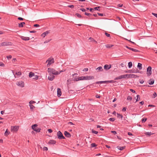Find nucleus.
I'll use <instances>...</instances> for the list:
<instances>
[{
    "instance_id": "obj_1",
    "label": "nucleus",
    "mask_w": 157,
    "mask_h": 157,
    "mask_svg": "<svg viewBox=\"0 0 157 157\" xmlns=\"http://www.w3.org/2000/svg\"><path fill=\"white\" fill-rule=\"evenodd\" d=\"M48 71L49 74L54 75H58L60 74V72L56 71L55 69L49 68H48Z\"/></svg>"
},
{
    "instance_id": "obj_2",
    "label": "nucleus",
    "mask_w": 157,
    "mask_h": 157,
    "mask_svg": "<svg viewBox=\"0 0 157 157\" xmlns=\"http://www.w3.org/2000/svg\"><path fill=\"white\" fill-rule=\"evenodd\" d=\"M57 136L58 139H64L65 137L63 136L62 133L60 131H59L57 132Z\"/></svg>"
},
{
    "instance_id": "obj_3",
    "label": "nucleus",
    "mask_w": 157,
    "mask_h": 157,
    "mask_svg": "<svg viewBox=\"0 0 157 157\" xmlns=\"http://www.w3.org/2000/svg\"><path fill=\"white\" fill-rule=\"evenodd\" d=\"M19 127V126H11V131L13 132H16L18 130Z\"/></svg>"
},
{
    "instance_id": "obj_4",
    "label": "nucleus",
    "mask_w": 157,
    "mask_h": 157,
    "mask_svg": "<svg viewBox=\"0 0 157 157\" xmlns=\"http://www.w3.org/2000/svg\"><path fill=\"white\" fill-rule=\"evenodd\" d=\"M37 125L36 124H33L32 126V128L34 131L39 132L40 131V129L37 128Z\"/></svg>"
},
{
    "instance_id": "obj_5",
    "label": "nucleus",
    "mask_w": 157,
    "mask_h": 157,
    "mask_svg": "<svg viewBox=\"0 0 157 157\" xmlns=\"http://www.w3.org/2000/svg\"><path fill=\"white\" fill-rule=\"evenodd\" d=\"M12 45V43L10 42H3L0 44V46H6L8 45Z\"/></svg>"
},
{
    "instance_id": "obj_6",
    "label": "nucleus",
    "mask_w": 157,
    "mask_h": 157,
    "mask_svg": "<svg viewBox=\"0 0 157 157\" xmlns=\"http://www.w3.org/2000/svg\"><path fill=\"white\" fill-rule=\"evenodd\" d=\"M54 62V60L53 58L52 59H48L46 61V63H48L47 65V66H49V65L52 63H53Z\"/></svg>"
},
{
    "instance_id": "obj_7",
    "label": "nucleus",
    "mask_w": 157,
    "mask_h": 157,
    "mask_svg": "<svg viewBox=\"0 0 157 157\" xmlns=\"http://www.w3.org/2000/svg\"><path fill=\"white\" fill-rule=\"evenodd\" d=\"M151 67L149 66L147 69V76H150L151 74Z\"/></svg>"
},
{
    "instance_id": "obj_8",
    "label": "nucleus",
    "mask_w": 157,
    "mask_h": 157,
    "mask_svg": "<svg viewBox=\"0 0 157 157\" xmlns=\"http://www.w3.org/2000/svg\"><path fill=\"white\" fill-rule=\"evenodd\" d=\"M77 75L78 74L77 73H75L73 75V76L74 78L72 79V81H77L79 80V78H78L77 76Z\"/></svg>"
},
{
    "instance_id": "obj_9",
    "label": "nucleus",
    "mask_w": 157,
    "mask_h": 157,
    "mask_svg": "<svg viewBox=\"0 0 157 157\" xmlns=\"http://www.w3.org/2000/svg\"><path fill=\"white\" fill-rule=\"evenodd\" d=\"M127 78H137L139 77L138 75H134L133 74H127Z\"/></svg>"
},
{
    "instance_id": "obj_10",
    "label": "nucleus",
    "mask_w": 157,
    "mask_h": 157,
    "mask_svg": "<svg viewBox=\"0 0 157 157\" xmlns=\"http://www.w3.org/2000/svg\"><path fill=\"white\" fill-rule=\"evenodd\" d=\"M17 84L18 86L21 87H23L24 86V84L23 82L22 81H20L17 82Z\"/></svg>"
},
{
    "instance_id": "obj_11",
    "label": "nucleus",
    "mask_w": 157,
    "mask_h": 157,
    "mask_svg": "<svg viewBox=\"0 0 157 157\" xmlns=\"http://www.w3.org/2000/svg\"><path fill=\"white\" fill-rule=\"evenodd\" d=\"M55 78V76L53 75L50 74L49 76L48 77V79L50 81H52Z\"/></svg>"
},
{
    "instance_id": "obj_12",
    "label": "nucleus",
    "mask_w": 157,
    "mask_h": 157,
    "mask_svg": "<svg viewBox=\"0 0 157 157\" xmlns=\"http://www.w3.org/2000/svg\"><path fill=\"white\" fill-rule=\"evenodd\" d=\"M20 37L23 40H28L30 39L29 37H25L22 36H20Z\"/></svg>"
},
{
    "instance_id": "obj_13",
    "label": "nucleus",
    "mask_w": 157,
    "mask_h": 157,
    "mask_svg": "<svg viewBox=\"0 0 157 157\" xmlns=\"http://www.w3.org/2000/svg\"><path fill=\"white\" fill-rule=\"evenodd\" d=\"M57 96L58 97H60L62 94L61 90L59 88H58L57 90Z\"/></svg>"
},
{
    "instance_id": "obj_14",
    "label": "nucleus",
    "mask_w": 157,
    "mask_h": 157,
    "mask_svg": "<svg viewBox=\"0 0 157 157\" xmlns=\"http://www.w3.org/2000/svg\"><path fill=\"white\" fill-rule=\"evenodd\" d=\"M116 81L113 80L109 81H103V83H113L115 82Z\"/></svg>"
},
{
    "instance_id": "obj_15",
    "label": "nucleus",
    "mask_w": 157,
    "mask_h": 157,
    "mask_svg": "<svg viewBox=\"0 0 157 157\" xmlns=\"http://www.w3.org/2000/svg\"><path fill=\"white\" fill-rule=\"evenodd\" d=\"M111 67V65L106 64L104 66V68L106 70H109Z\"/></svg>"
},
{
    "instance_id": "obj_16",
    "label": "nucleus",
    "mask_w": 157,
    "mask_h": 157,
    "mask_svg": "<svg viewBox=\"0 0 157 157\" xmlns=\"http://www.w3.org/2000/svg\"><path fill=\"white\" fill-rule=\"evenodd\" d=\"M64 134L67 137H70L71 136L70 134L66 131L64 132Z\"/></svg>"
},
{
    "instance_id": "obj_17",
    "label": "nucleus",
    "mask_w": 157,
    "mask_h": 157,
    "mask_svg": "<svg viewBox=\"0 0 157 157\" xmlns=\"http://www.w3.org/2000/svg\"><path fill=\"white\" fill-rule=\"evenodd\" d=\"M79 80H86V76H82L79 77Z\"/></svg>"
},
{
    "instance_id": "obj_18",
    "label": "nucleus",
    "mask_w": 157,
    "mask_h": 157,
    "mask_svg": "<svg viewBox=\"0 0 157 157\" xmlns=\"http://www.w3.org/2000/svg\"><path fill=\"white\" fill-rule=\"evenodd\" d=\"M94 77L92 76H86V80L92 79H94Z\"/></svg>"
},
{
    "instance_id": "obj_19",
    "label": "nucleus",
    "mask_w": 157,
    "mask_h": 157,
    "mask_svg": "<svg viewBox=\"0 0 157 157\" xmlns=\"http://www.w3.org/2000/svg\"><path fill=\"white\" fill-rule=\"evenodd\" d=\"M125 47L127 48H128V49H130V50H131L132 51H133V52H137L138 51V50H137L136 49H135L133 48H130V47H128V46H126Z\"/></svg>"
},
{
    "instance_id": "obj_20",
    "label": "nucleus",
    "mask_w": 157,
    "mask_h": 157,
    "mask_svg": "<svg viewBox=\"0 0 157 157\" xmlns=\"http://www.w3.org/2000/svg\"><path fill=\"white\" fill-rule=\"evenodd\" d=\"M120 76L121 79L122 78H127L128 75L127 74H125L124 75H120Z\"/></svg>"
},
{
    "instance_id": "obj_21",
    "label": "nucleus",
    "mask_w": 157,
    "mask_h": 157,
    "mask_svg": "<svg viewBox=\"0 0 157 157\" xmlns=\"http://www.w3.org/2000/svg\"><path fill=\"white\" fill-rule=\"evenodd\" d=\"M56 143V141L54 140H51L48 142L49 144H54Z\"/></svg>"
},
{
    "instance_id": "obj_22",
    "label": "nucleus",
    "mask_w": 157,
    "mask_h": 157,
    "mask_svg": "<svg viewBox=\"0 0 157 157\" xmlns=\"http://www.w3.org/2000/svg\"><path fill=\"white\" fill-rule=\"evenodd\" d=\"M49 33V32L47 31H46L45 32H44L41 35V36L43 37H45V36L47 35L48 33Z\"/></svg>"
},
{
    "instance_id": "obj_23",
    "label": "nucleus",
    "mask_w": 157,
    "mask_h": 157,
    "mask_svg": "<svg viewBox=\"0 0 157 157\" xmlns=\"http://www.w3.org/2000/svg\"><path fill=\"white\" fill-rule=\"evenodd\" d=\"M142 64L141 63H138L137 67L139 68V70H141L142 69Z\"/></svg>"
},
{
    "instance_id": "obj_24",
    "label": "nucleus",
    "mask_w": 157,
    "mask_h": 157,
    "mask_svg": "<svg viewBox=\"0 0 157 157\" xmlns=\"http://www.w3.org/2000/svg\"><path fill=\"white\" fill-rule=\"evenodd\" d=\"M117 148L118 149H119L120 150L122 151L125 148V146H123V147L117 146Z\"/></svg>"
},
{
    "instance_id": "obj_25",
    "label": "nucleus",
    "mask_w": 157,
    "mask_h": 157,
    "mask_svg": "<svg viewBox=\"0 0 157 157\" xmlns=\"http://www.w3.org/2000/svg\"><path fill=\"white\" fill-rule=\"evenodd\" d=\"M113 46V44H107L105 45V46L107 48H110Z\"/></svg>"
},
{
    "instance_id": "obj_26",
    "label": "nucleus",
    "mask_w": 157,
    "mask_h": 157,
    "mask_svg": "<svg viewBox=\"0 0 157 157\" xmlns=\"http://www.w3.org/2000/svg\"><path fill=\"white\" fill-rule=\"evenodd\" d=\"M154 80L151 79L149 81L148 83L150 85H152L154 84Z\"/></svg>"
},
{
    "instance_id": "obj_27",
    "label": "nucleus",
    "mask_w": 157,
    "mask_h": 157,
    "mask_svg": "<svg viewBox=\"0 0 157 157\" xmlns=\"http://www.w3.org/2000/svg\"><path fill=\"white\" fill-rule=\"evenodd\" d=\"M29 78H31L35 76V74L32 72H30L29 73Z\"/></svg>"
},
{
    "instance_id": "obj_28",
    "label": "nucleus",
    "mask_w": 157,
    "mask_h": 157,
    "mask_svg": "<svg viewBox=\"0 0 157 157\" xmlns=\"http://www.w3.org/2000/svg\"><path fill=\"white\" fill-rule=\"evenodd\" d=\"M117 117L118 118H120L121 119H122L123 118V116L119 113H117Z\"/></svg>"
},
{
    "instance_id": "obj_29",
    "label": "nucleus",
    "mask_w": 157,
    "mask_h": 157,
    "mask_svg": "<svg viewBox=\"0 0 157 157\" xmlns=\"http://www.w3.org/2000/svg\"><path fill=\"white\" fill-rule=\"evenodd\" d=\"M25 22H22L19 24L18 25L19 27H23V25H25Z\"/></svg>"
},
{
    "instance_id": "obj_30",
    "label": "nucleus",
    "mask_w": 157,
    "mask_h": 157,
    "mask_svg": "<svg viewBox=\"0 0 157 157\" xmlns=\"http://www.w3.org/2000/svg\"><path fill=\"white\" fill-rule=\"evenodd\" d=\"M145 134L148 136H150L151 135L153 134V133H152L151 132H146L145 133Z\"/></svg>"
},
{
    "instance_id": "obj_31",
    "label": "nucleus",
    "mask_w": 157,
    "mask_h": 157,
    "mask_svg": "<svg viewBox=\"0 0 157 157\" xmlns=\"http://www.w3.org/2000/svg\"><path fill=\"white\" fill-rule=\"evenodd\" d=\"M125 73H136V71H133L132 70H129L128 71H125Z\"/></svg>"
},
{
    "instance_id": "obj_32",
    "label": "nucleus",
    "mask_w": 157,
    "mask_h": 157,
    "mask_svg": "<svg viewBox=\"0 0 157 157\" xmlns=\"http://www.w3.org/2000/svg\"><path fill=\"white\" fill-rule=\"evenodd\" d=\"M132 63L131 62H130L128 63V66L129 68H131L132 66Z\"/></svg>"
},
{
    "instance_id": "obj_33",
    "label": "nucleus",
    "mask_w": 157,
    "mask_h": 157,
    "mask_svg": "<svg viewBox=\"0 0 157 157\" xmlns=\"http://www.w3.org/2000/svg\"><path fill=\"white\" fill-rule=\"evenodd\" d=\"M10 132H9L8 131V129H7L5 132V135L6 136H7L10 134Z\"/></svg>"
},
{
    "instance_id": "obj_34",
    "label": "nucleus",
    "mask_w": 157,
    "mask_h": 157,
    "mask_svg": "<svg viewBox=\"0 0 157 157\" xmlns=\"http://www.w3.org/2000/svg\"><path fill=\"white\" fill-rule=\"evenodd\" d=\"M29 106H30V109L31 110H33L34 109V108H35V106L32 105H31V104L29 105Z\"/></svg>"
},
{
    "instance_id": "obj_35",
    "label": "nucleus",
    "mask_w": 157,
    "mask_h": 157,
    "mask_svg": "<svg viewBox=\"0 0 157 157\" xmlns=\"http://www.w3.org/2000/svg\"><path fill=\"white\" fill-rule=\"evenodd\" d=\"M97 70H98L99 71H102V68L101 67H99L96 69Z\"/></svg>"
},
{
    "instance_id": "obj_36",
    "label": "nucleus",
    "mask_w": 157,
    "mask_h": 157,
    "mask_svg": "<svg viewBox=\"0 0 157 157\" xmlns=\"http://www.w3.org/2000/svg\"><path fill=\"white\" fill-rule=\"evenodd\" d=\"M72 81V79H71V78L69 79L67 81V84H69L71 83V81Z\"/></svg>"
},
{
    "instance_id": "obj_37",
    "label": "nucleus",
    "mask_w": 157,
    "mask_h": 157,
    "mask_svg": "<svg viewBox=\"0 0 157 157\" xmlns=\"http://www.w3.org/2000/svg\"><path fill=\"white\" fill-rule=\"evenodd\" d=\"M137 99H136V102L139 101L140 99V95H137L136 96Z\"/></svg>"
},
{
    "instance_id": "obj_38",
    "label": "nucleus",
    "mask_w": 157,
    "mask_h": 157,
    "mask_svg": "<svg viewBox=\"0 0 157 157\" xmlns=\"http://www.w3.org/2000/svg\"><path fill=\"white\" fill-rule=\"evenodd\" d=\"M147 120V118H144L142 120V123H144Z\"/></svg>"
},
{
    "instance_id": "obj_39",
    "label": "nucleus",
    "mask_w": 157,
    "mask_h": 157,
    "mask_svg": "<svg viewBox=\"0 0 157 157\" xmlns=\"http://www.w3.org/2000/svg\"><path fill=\"white\" fill-rule=\"evenodd\" d=\"M100 7H95L94 8V10H95L100 11Z\"/></svg>"
},
{
    "instance_id": "obj_40",
    "label": "nucleus",
    "mask_w": 157,
    "mask_h": 157,
    "mask_svg": "<svg viewBox=\"0 0 157 157\" xmlns=\"http://www.w3.org/2000/svg\"><path fill=\"white\" fill-rule=\"evenodd\" d=\"M15 74L17 75H21V73L20 71H18L17 72H16L15 73Z\"/></svg>"
},
{
    "instance_id": "obj_41",
    "label": "nucleus",
    "mask_w": 157,
    "mask_h": 157,
    "mask_svg": "<svg viewBox=\"0 0 157 157\" xmlns=\"http://www.w3.org/2000/svg\"><path fill=\"white\" fill-rule=\"evenodd\" d=\"M91 147H95L97 146L96 144L94 143H92L91 144Z\"/></svg>"
},
{
    "instance_id": "obj_42",
    "label": "nucleus",
    "mask_w": 157,
    "mask_h": 157,
    "mask_svg": "<svg viewBox=\"0 0 157 157\" xmlns=\"http://www.w3.org/2000/svg\"><path fill=\"white\" fill-rule=\"evenodd\" d=\"M79 18H82V16L81 15L78 14V13H76L75 14Z\"/></svg>"
},
{
    "instance_id": "obj_43",
    "label": "nucleus",
    "mask_w": 157,
    "mask_h": 157,
    "mask_svg": "<svg viewBox=\"0 0 157 157\" xmlns=\"http://www.w3.org/2000/svg\"><path fill=\"white\" fill-rule=\"evenodd\" d=\"M85 14L86 15L90 17L92 15V14L89 13H87L85 12Z\"/></svg>"
},
{
    "instance_id": "obj_44",
    "label": "nucleus",
    "mask_w": 157,
    "mask_h": 157,
    "mask_svg": "<svg viewBox=\"0 0 157 157\" xmlns=\"http://www.w3.org/2000/svg\"><path fill=\"white\" fill-rule=\"evenodd\" d=\"M92 132L93 133H94L95 134H97L98 133V132L97 131L94 130L93 129H92Z\"/></svg>"
},
{
    "instance_id": "obj_45",
    "label": "nucleus",
    "mask_w": 157,
    "mask_h": 157,
    "mask_svg": "<svg viewBox=\"0 0 157 157\" xmlns=\"http://www.w3.org/2000/svg\"><path fill=\"white\" fill-rule=\"evenodd\" d=\"M109 120L111 121H115V119L114 118H110L109 119Z\"/></svg>"
},
{
    "instance_id": "obj_46",
    "label": "nucleus",
    "mask_w": 157,
    "mask_h": 157,
    "mask_svg": "<svg viewBox=\"0 0 157 157\" xmlns=\"http://www.w3.org/2000/svg\"><path fill=\"white\" fill-rule=\"evenodd\" d=\"M132 98L130 96H128L127 97V100H132Z\"/></svg>"
},
{
    "instance_id": "obj_47",
    "label": "nucleus",
    "mask_w": 157,
    "mask_h": 157,
    "mask_svg": "<svg viewBox=\"0 0 157 157\" xmlns=\"http://www.w3.org/2000/svg\"><path fill=\"white\" fill-rule=\"evenodd\" d=\"M157 96V94L156 92H154L153 94V98H155Z\"/></svg>"
},
{
    "instance_id": "obj_48",
    "label": "nucleus",
    "mask_w": 157,
    "mask_h": 157,
    "mask_svg": "<svg viewBox=\"0 0 157 157\" xmlns=\"http://www.w3.org/2000/svg\"><path fill=\"white\" fill-rule=\"evenodd\" d=\"M100 84H102L103 83V81H99V82H96V84H98L99 83Z\"/></svg>"
},
{
    "instance_id": "obj_49",
    "label": "nucleus",
    "mask_w": 157,
    "mask_h": 157,
    "mask_svg": "<svg viewBox=\"0 0 157 157\" xmlns=\"http://www.w3.org/2000/svg\"><path fill=\"white\" fill-rule=\"evenodd\" d=\"M51 40V39H48L47 40H45L44 42V43L45 44L48 43L49 42L50 40Z\"/></svg>"
},
{
    "instance_id": "obj_50",
    "label": "nucleus",
    "mask_w": 157,
    "mask_h": 157,
    "mask_svg": "<svg viewBox=\"0 0 157 157\" xmlns=\"http://www.w3.org/2000/svg\"><path fill=\"white\" fill-rule=\"evenodd\" d=\"M12 56L11 55H9L7 56V58L8 59H10L12 58Z\"/></svg>"
},
{
    "instance_id": "obj_51",
    "label": "nucleus",
    "mask_w": 157,
    "mask_h": 157,
    "mask_svg": "<svg viewBox=\"0 0 157 157\" xmlns=\"http://www.w3.org/2000/svg\"><path fill=\"white\" fill-rule=\"evenodd\" d=\"M38 78V76L37 75H35L34 76V78H33V79H37Z\"/></svg>"
},
{
    "instance_id": "obj_52",
    "label": "nucleus",
    "mask_w": 157,
    "mask_h": 157,
    "mask_svg": "<svg viewBox=\"0 0 157 157\" xmlns=\"http://www.w3.org/2000/svg\"><path fill=\"white\" fill-rule=\"evenodd\" d=\"M98 14L99 16H105V14L103 13H98Z\"/></svg>"
},
{
    "instance_id": "obj_53",
    "label": "nucleus",
    "mask_w": 157,
    "mask_h": 157,
    "mask_svg": "<svg viewBox=\"0 0 157 157\" xmlns=\"http://www.w3.org/2000/svg\"><path fill=\"white\" fill-rule=\"evenodd\" d=\"M144 82V81L142 79H140L139 80V82L140 83L142 84Z\"/></svg>"
},
{
    "instance_id": "obj_54",
    "label": "nucleus",
    "mask_w": 157,
    "mask_h": 157,
    "mask_svg": "<svg viewBox=\"0 0 157 157\" xmlns=\"http://www.w3.org/2000/svg\"><path fill=\"white\" fill-rule=\"evenodd\" d=\"M4 64L2 62H0V66L4 67Z\"/></svg>"
},
{
    "instance_id": "obj_55",
    "label": "nucleus",
    "mask_w": 157,
    "mask_h": 157,
    "mask_svg": "<svg viewBox=\"0 0 157 157\" xmlns=\"http://www.w3.org/2000/svg\"><path fill=\"white\" fill-rule=\"evenodd\" d=\"M152 14L154 16H155V17L157 18V13H152Z\"/></svg>"
},
{
    "instance_id": "obj_56",
    "label": "nucleus",
    "mask_w": 157,
    "mask_h": 157,
    "mask_svg": "<svg viewBox=\"0 0 157 157\" xmlns=\"http://www.w3.org/2000/svg\"><path fill=\"white\" fill-rule=\"evenodd\" d=\"M48 148L47 147H44L43 148V150L44 151H47L48 150Z\"/></svg>"
},
{
    "instance_id": "obj_57",
    "label": "nucleus",
    "mask_w": 157,
    "mask_h": 157,
    "mask_svg": "<svg viewBox=\"0 0 157 157\" xmlns=\"http://www.w3.org/2000/svg\"><path fill=\"white\" fill-rule=\"evenodd\" d=\"M114 80H118L119 79H121L120 76L118 77H116L115 78H114Z\"/></svg>"
},
{
    "instance_id": "obj_58",
    "label": "nucleus",
    "mask_w": 157,
    "mask_h": 157,
    "mask_svg": "<svg viewBox=\"0 0 157 157\" xmlns=\"http://www.w3.org/2000/svg\"><path fill=\"white\" fill-rule=\"evenodd\" d=\"M105 35L106 36H107V37H109L110 36V34H109L107 33H105Z\"/></svg>"
},
{
    "instance_id": "obj_59",
    "label": "nucleus",
    "mask_w": 157,
    "mask_h": 157,
    "mask_svg": "<svg viewBox=\"0 0 157 157\" xmlns=\"http://www.w3.org/2000/svg\"><path fill=\"white\" fill-rule=\"evenodd\" d=\"M80 10L82 11V12H85L86 11V10L83 8H81Z\"/></svg>"
},
{
    "instance_id": "obj_60",
    "label": "nucleus",
    "mask_w": 157,
    "mask_h": 157,
    "mask_svg": "<svg viewBox=\"0 0 157 157\" xmlns=\"http://www.w3.org/2000/svg\"><path fill=\"white\" fill-rule=\"evenodd\" d=\"M48 132L50 133H52V130L51 129H49L48 130Z\"/></svg>"
},
{
    "instance_id": "obj_61",
    "label": "nucleus",
    "mask_w": 157,
    "mask_h": 157,
    "mask_svg": "<svg viewBox=\"0 0 157 157\" xmlns=\"http://www.w3.org/2000/svg\"><path fill=\"white\" fill-rule=\"evenodd\" d=\"M36 103V102L35 101H30L29 102V103L30 104H33V103Z\"/></svg>"
},
{
    "instance_id": "obj_62",
    "label": "nucleus",
    "mask_w": 157,
    "mask_h": 157,
    "mask_svg": "<svg viewBox=\"0 0 157 157\" xmlns=\"http://www.w3.org/2000/svg\"><path fill=\"white\" fill-rule=\"evenodd\" d=\"M89 10H90V12H93L94 11V8L93 9V8H90Z\"/></svg>"
},
{
    "instance_id": "obj_63",
    "label": "nucleus",
    "mask_w": 157,
    "mask_h": 157,
    "mask_svg": "<svg viewBox=\"0 0 157 157\" xmlns=\"http://www.w3.org/2000/svg\"><path fill=\"white\" fill-rule=\"evenodd\" d=\"M34 26L35 27H39L40 26V25L38 24H35L34 25Z\"/></svg>"
},
{
    "instance_id": "obj_64",
    "label": "nucleus",
    "mask_w": 157,
    "mask_h": 157,
    "mask_svg": "<svg viewBox=\"0 0 157 157\" xmlns=\"http://www.w3.org/2000/svg\"><path fill=\"white\" fill-rule=\"evenodd\" d=\"M83 71H88V68H85L83 70Z\"/></svg>"
}]
</instances>
